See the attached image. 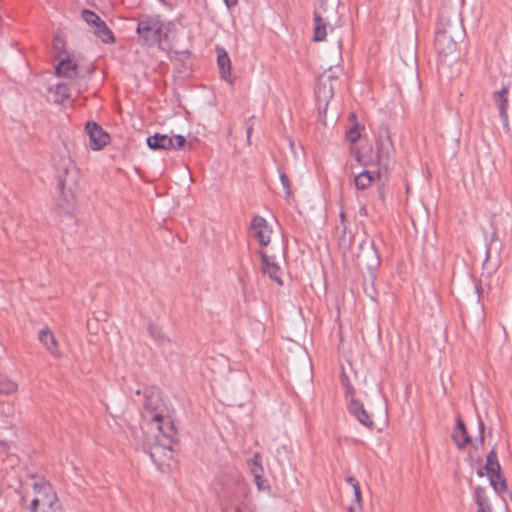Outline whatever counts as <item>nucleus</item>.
Returning a JSON list of instances; mask_svg holds the SVG:
<instances>
[{
    "mask_svg": "<svg viewBox=\"0 0 512 512\" xmlns=\"http://www.w3.org/2000/svg\"><path fill=\"white\" fill-rule=\"evenodd\" d=\"M463 33L462 22L456 15L451 17L445 12L439 15L434 46L442 61H446L448 58L451 60L457 59V43L462 39Z\"/></svg>",
    "mask_w": 512,
    "mask_h": 512,
    "instance_id": "1",
    "label": "nucleus"
},
{
    "mask_svg": "<svg viewBox=\"0 0 512 512\" xmlns=\"http://www.w3.org/2000/svg\"><path fill=\"white\" fill-rule=\"evenodd\" d=\"M25 485L31 487L33 493L31 512H61V504L56 492L43 478L31 475Z\"/></svg>",
    "mask_w": 512,
    "mask_h": 512,
    "instance_id": "2",
    "label": "nucleus"
},
{
    "mask_svg": "<svg viewBox=\"0 0 512 512\" xmlns=\"http://www.w3.org/2000/svg\"><path fill=\"white\" fill-rule=\"evenodd\" d=\"M163 21L159 15H142L137 23L139 40L147 45H160L167 34L163 31Z\"/></svg>",
    "mask_w": 512,
    "mask_h": 512,
    "instance_id": "3",
    "label": "nucleus"
},
{
    "mask_svg": "<svg viewBox=\"0 0 512 512\" xmlns=\"http://www.w3.org/2000/svg\"><path fill=\"white\" fill-rule=\"evenodd\" d=\"M342 73L340 67H329L318 79L316 98L319 110L326 112L328 104L334 95V90L339 83V75Z\"/></svg>",
    "mask_w": 512,
    "mask_h": 512,
    "instance_id": "4",
    "label": "nucleus"
},
{
    "mask_svg": "<svg viewBox=\"0 0 512 512\" xmlns=\"http://www.w3.org/2000/svg\"><path fill=\"white\" fill-rule=\"evenodd\" d=\"M54 165L57 173L58 187L77 186L79 172L74 161L65 155H58L54 158Z\"/></svg>",
    "mask_w": 512,
    "mask_h": 512,
    "instance_id": "5",
    "label": "nucleus"
},
{
    "mask_svg": "<svg viewBox=\"0 0 512 512\" xmlns=\"http://www.w3.org/2000/svg\"><path fill=\"white\" fill-rule=\"evenodd\" d=\"M144 395V407L146 411L151 414L153 421L163 420V417L168 413V410L161 397L160 390L152 387L145 390Z\"/></svg>",
    "mask_w": 512,
    "mask_h": 512,
    "instance_id": "6",
    "label": "nucleus"
},
{
    "mask_svg": "<svg viewBox=\"0 0 512 512\" xmlns=\"http://www.w3.org/2000/svg\"><path fill=\"white\" fill-rule=\"evenodd\" d=\"M376 149L377 164L380 167L387 169L393 160L395 152L390 134L387 129H384L379 134L376 141Z\"/></svg>",
    "mask_w": 512,
    "mask_h": 512,
    "instance_id": "7",
    "label": "nucleus"
},
{
    "mask_svg": "<svg viewBox=\"0 0 512 512\" xmlns=\"http://www.w3.org/2000/svg\"><path fill=\"white\" fill-rule=\"evenodd\" d=\"M186 143L185 137L174 135L172 137L156 133L147 138V145L153 150H180Z\"/></svg>",
    "mask_w": 512,
    "mask_h": 512,
    "instance_id": "8",
    "label": "nucleus"
},
{
    "mask_svg": "<svg viewBox=\"0 0 512 512\" xmlns=\"http://www.w3.org/2000/svg\"><path fill=\"white\" fill-rule=\"evenodd\" d=\"M251 234L258 241L259 245L266 247L271 241L272 229L267 221L261 216H255L251 222Z\"/></svg>",
    "mask_w": 512,
    "mask_h": 512,
    "instance_id": "9",
    "label": "nucleus"
},
{
    "mask_svg": "<svg viewBox=\"0 0 512 512\" xmlns=\"http://www.w3.org/2000/svg\"><path fill=\"white\" fill-rule=\"evenodd\" d=\"M149 455L152 461L160 468L165 460L172 458L171 441L156 439V443L149 450Z\"/></svg>",
    "mask_w": 512,
    "mask_h": 512,
    "instance_id": "10",
    "label": "nucleus"
},
{
    "mask_svg": "<svg viewBox=\"0 0 512 512\" xmlns=\"http://www.w3.org/2000/svg\"><path fill=\"white\" fill-rule=\"evenodd\" d=\"M85 130L89 136L90 147L93 150H100L107 145L109 135L95 122H88Z\"/></svg>",
    "mask_w": 512,
    "mask_h": 512,
    "instance_id": "11",
    "label": "nucleus"
},
{
    "mask_svg": "<svg viewBox=\"0 0 512 512\" xmlns=\"http://www.w3.org/2000/svg\"><path fill=\"white\" fill-rule=\"evenodd\" d=\"M76 186L58 187L60 195L57 199V206L61 212L66 215H71L76 207V198L74 195V188Z\"/></svg>",
    "mask_w": 512,
    "mask_h": 512,
    "instance_id": "12",
    "label": "nucleus"
},
{
    "mask_svg": "<svg viewBox=\"0 0 512 512\" xmlns=\"http://www.w3.org/2000/svg\"><path fill=\"white\" fill-rule=\"evenodd\" d=\"M259 256L262 263V273L267 275L276 284L282 285L281 268L275 262L274 257L268 256L263 251H259Z\"/></svg>",
    "mask_w": 512,
    "mask_h": 512,
    "instance_id": "13",
    "label": "nucleus"
},
{
    "mask_svg": "<svg viewBox=\"0 0 512 512\" xmlns=\"http://www.w3.org/2000/svg\"><path fill=\"white\" fill-rule=\"evenodd\" d=\"M347 407L350 414L353 415L361 425L367 428H372L373 420L365 410L362 402L359 400H353L348 403Z\"/></svg>",
    "mask_w": 512,
    "mask_h": 512,
    "instance_id": "14",
    "label": "nucleus"
},
{
    "mask_svg": "<svg viewBox=\"0 0 512 512\" xmlns=\"http://www.w3.org/2000/svg\"><path fill=\"white\" fill-rule=\"evenodd\" d=\"M508 93L509 88L507 86H504L500 91L493 93V100L499 110V114L504 127L508 126Z\"/></svg>",
    "mask_w": 512,
    "mask_h": 512,
    "instance_id": "15",
    "label": "nucleus"
},
{
    "mask_svg": "<svg viewBox=\"0 0 512 512\" xmlns=\"http://www.w3.org/2000/svg\"><path fill=\"white\" fill-rule=\"evenodd\" d=\"M154 422L156 423L157 429L160 433V435L157 436L156 439L170 440L171 444H173L174 438L176 436V428L170 417L167 414H165L163 420Z\"/></svg>",
    "mask_w": 512,
    "mask_h": 512,
    "instance_id": "16",
    "label": "nucleus"
},
{
    "mask_svg": "<svg viewBox=\"0 0 512 512\" xmlns=\"http://www.w3.org/2000/svg\"><path fill=\"white\" fill-rule=\"evenodd\" d=\"M330 27L328 17L323 16L320 11L314 12L313 40L323 41L327 35V28Z\"/></svg>",
    "mask_w": 512,
    "mask_h": 512,
    "instance_id": "17",
    "label": "nucleus"
},
{
    "mask_svg": "<svg viewBox=\"0 0 512 512\" xmlns=\"http://www.w3.org/2000/svg\"><path fill=\"white\" fill-rule=\"evenodd\" d=\"M39 341L44 345V347L49 351L53 356L60 357L61 354L58 350V342L54 336V334L49 329H42L39 332Z\"/></svg>",
    "mask_w": 512,
    "mask_h": 512,
    "instance_id": "18",
    "label": "nucleus"
},
{
    "mask_svg": "<svg viewBox=\"0 0 512 512\" xmlns=\"http://www.w3.org/2000/svg\"><path fill=\"white\" fill-rule=\"evenodd\" d=\"M452 439L459 449H463L471 441L465 424L460 417L457 418L456 427L452 433Z\"/></svg>",
    "mask_w": 512,
    "mask_h": 512,
    "instance_id": "19",
    "label": "nucleus"
},
{
    "mask_svg": "<svg viewBox=\"0 0 512 512\" xmlns=\"http://www.w3.org/2000/svg\"><path fill=\"white\" fill-rule=\"evenodd\" d=\"M217 62L220 70L221 78L232 83L231 76V61L224 49H218Z\"/></svg>",
    "mask_w": 512,
    "mask_h": 512,
    "instance_id": "20",
    "label": "nucleus"
},
{
    "mask_svg": "<svg viewBox=\"0 0 512 512\" xmlns=\"http://www.w3.org/2000/svg\"><path fill=\"white\" fill-rule=\"evenodd\" d=\"M78 65L70 59L61 60L56 66V73L60 76L74 78L77 75Z\"/></svg>",
    "mask_w": 512,
    "mask_h": 512,
    "instance_id": "21",
    "label": "nucleus"
},
{
    "mask_svg": "<svg viewBox=\"0 0 512 512\" xmlns=\"http://www.w3.org/2000/svg\"><path fill=\"white\" fill-rule=\"evenodd\" d=\"M50 93L55 103H63L70 97L69 88L67 84L64 83H59L53 88H50Z\"/></svg>",
    "mask_w": 512,
    "mask_h": 512,
    "instance_id": "22",
    "label": "nucleus"
},
{
    "mask_svg": "<svg viewBox=\"0 0 512 512\" xmlns=\"http://www.w3.org/2000/svg\"><path fill=\"white\" fill-rule=\"evenodd\" d=\"M484 468L486 470L487 475L496 473L497 479H500L501 467L497 460L496 452L494 450H491L487 455V461Z\"/></svg>",
    "mask_w": 512,
    "mask_h": 512,
    "instance_id": "23",
    "label": "nucleus"
},
{
    "mask_svg": "<svg viewBox=\"0 0 512 512\" xmlns=\"http://www.w3.org/2000/svg\"><path fill=\"white\" fill-rule=\"evenodd\" d=\"M354 181L358 190H365L375 181V177L370 171L365 170L356 175Z\"/></svg>",
    "mask_w": 512,
    "mask_h": 512,
    "instance_id": "24",
    "label": "nucleus"
},
{
    "mask_svg": "<svg viewBox=\"0 0 512 512\" xmlns=\"http://www.w3.org/2000/svg\"><path fill=\"white\" fill-rule=\"evenodd\" d=\"M94 33L104 43H111L115 40L112 31L107 27L103 20L94 28Z\"/></svg>",
    "mask_w": 512,
    "mask_h": 512,
    "instance_id": "25",
    "label": "nucleus"
},
{
    "mask_svg": "<svg viewBox=\"0 0 512 512\" xmlns=\"http://www.w3.org/2000/svg\"><path fill=\"white\" fill-rule=\"evenodd\" d=\"M148 332L151 337L160 345L170 342V339L163 333L162 329L153 324L148 326Z\"/></svg>",
    "mask_w": 512,
    "mask_h": 512,
    "instance_id": "26",
    "label": "nucleus"
},
{
    "mask_svg": "<svg viewBox=\"0 0 512 512\" xmlns=\"http://www.w3.org/2000/svg\"><path fill=\"white\" fill-rule=\"evenodd\" d=\"M17 390V385L0 373V394L9 395Z\"/></svg>",
    "mask_w": 512,
    "mask_h": 512,
    "instance_id": "27",
    "label": "nucleus"
},
{
    "mask_svg": "<svg viewBox=\"0 0 512 512\" xmlns=\"http://www.w3.org/2000/svg\"><path fill=\"white\" fill-rule=\"evenodd\" d=\"M490 480L491 486L494 488L496 492H502L506 489V482L500 473V479H497L496 473H492L487 475Z\"/></svg>",
    "mask_w": 512,
    "mask_h": 512,
    "instance_id": "28",
    "label": "nucleus"
},
{
    "mask_svg": "<svg viewBox=\"0 0 512 512\" xmlns=\"http://www.w3.org/2000/svg\"><path fill=\"white\" fill-rule=\"evenodd\" d=\"M353 493H354V499H353V502L350 504L348 511L349 512H360L362 510L360 487H355V489L353 490Z\"/></svg>",
    "mask_w": 512,
    "mask_h": 512,
    "instance_id": "29",
    "label": "nucleus"
},
{
    "mask_svg": "<svg viewBox=\"0 0 512 512\" xmlns=\"http://www.w3.org/2000/svg\"><path fill=\"white\" fill-rule=\"evenodd\" d=\"M82 17L85 22L89 25H92L94 28L102 21V19L91 10H83Z\"/></svg>",
    "mask_w": 512,
    "mask_h": 512,
    "instance_id": "30",
    "label": "nucleus"
},
{
    "mask_svg": "<svg viewBox=\"0 0 512 512\" xmlns=\"http://www.w3.org/2000/svg\"><path fill=\"white\" fill-rule=\"evenodd\" d=\"M474 498L477 506H483L489 502L485 489L480 486L475 488Z\"/></svg>",
    "mask_w": 512,
    "mask_h": 512,
    "instance_id": "31",
    "label": "nucleus"
},
{
    "mask_svg": "<svg viewBox=\"0 0 512 512\" xmlns=\"http://www.w3.org/2000/svg\"><path fill=\"white\" fill-rule=\"evenodd\" d=\"M360 128L357 123H354L351 128L346 132V138L351 143H356L360 138Z\"/></svg>",
    "mask_w": 512,
    "mask_h": 512,
    "instance_id": "32",
    "label": "nucleus"
},
{
    "mask_svg": "<svg viewBox=\"0 0 512 512\" xmlns=\"http://www.w3.org/2000/svg\"><path fill=\"white\" fill-rule=\"evenodd\" d=\"M249 467L252 475L256 477L257 475H262L263 468L259 462V456L255 455L253 459L249 460Z\"/></svg>",
    "mask_w": 512,
    "mask_h": 512,
    "instance_id": "33",
    "label": "nucleus"
},
{
    "mask_svg": "<svg viewBox=\"0 0 512 512\" xmlns=\"http://www.w3.org/2000/svg\"><path fill=\"white\" fill-rule=\"evenodd\" d=\"M280 181H281V184H282L284 192H285V197L287 199H289L292 196V191H291L290 180H289L288 176L286 174L282 173L280 175Z\"/></svg>",
    "mask_w": 512,
    "mask_h": 512,
    "instance_id": "34",
    "label": "nucleus"
},
{
    "mask_svg": "<svg viewBox=\"0 0 512 512\" xmlns=\"http://www.w3.org/2000/svg\"><path fill=\"white\" fill-rule=\"evenodd\" d=\"M344 388H345V396H346L347 404L349 402H352L353 400H357L355 398V389L352 386V384H347V386Z\"/></svg>",
    "mask_w": 512,
    "mask_h": 512,
    "instance_id": "35",
    "label": "nucleus"
},
{
    "mask_svg": "<svg viewBox=\"0 0 512 512\" xmlns=\"http://www.w3.org/2000/svg\"><path fill=\"white\" fill-rule=\"evenodd\" d=\"M344 388H345V396H346L347 404L349 402H352L353 400H357L355 398V389L352 386V384H347V386Z\"/></svg>",
    "mask_w": 512,
    "mask_h": 512,
    "instance_id": "36",
    "label": "nucleus"
},
{
    "mask_svg": "<svg viewBox=\"0 0 512 512\" xmlns=\"http://www.w3.org/2000/svg\"><path fill=\"white\" fill-rule=\"evenodd\" d=\"M230 505L234 508L235 512H253L244 503L238 501L232 500Z\"/></svg>",
    "mask_w": 512,
    "mask_h": 512,
    "instance_id": "37",
    "label": "nucleus"
},
{
    "mask_svg": "<svg viewBox=\"0 0 512 512\" xmlns=\"http://www.w3.org/2000/svg\"><path fill=\"white\" fill-rule=\"evenodd\" d=\"M254 480L259 490H265L268 487L267 480L262 475H257Z\"/></svg>",
    "mask_w": 512,
    "mask_h": 512,
    "instance_id": "38",
    "label": "nucleus"
},
{
    "mask_svg": "<svg viewBox=\"0 0 512 512\" xmlns=\"http://www.w3.org/2000/svg\"><path fill=\"white\" fill-rule=\"evenodd\" d=\"M64 46V41L60 37H55L53 41V49L56 51H60Z\"/></svg>",
    "mask_w": 512,
    "mask_h": 512,
    "instance_id": "39",
    "label": "nucleus"
},
{
    "mask_svg": "<svg viewBox=\"0 0 512 512\" xmlns=\"http://www.w3.org/2000/svg\"><path fill=\"white\" fill-rule=\"evenodd\" d=\"M346 481L351 485L353 490L355 489V487H360L359 482L353 476H347Z\"/></svg>",
    "mask_w": 512,
    "mask_h": 512,
    "instance_id": "40",
    "label": "nucleus"
},
{
    "mask_svg": "<svg viewBox=\"0 0 512 512\" xmlns=\"http://www.w3.org/2000/svg\"><path fill=\"white\" fill-rule=\"evenodd\" d=\"M478 512H492V508L489 502L484 504L483 506H478Z\"/></svg>",
    "mask_w": 512,
    "mask_h": 512,
    "instance_id": "41",
    "label": "nucleus"
},
{
    "mask_svg": "<svg viewBox=\"0 0 512 512\" xmlns=\"http://www.w3.org/2000/svg\"><path fill=\"white\" fill-rule=\"evenodd\" d=\"M341 384L343 385V387H346L347 384H351V382L345 372H342V374H341Z\"/></svg>",
    "mask_w": 512,
    "mask_h": 512,
    "instance_id": "42",
    "label": "nucleus"
},
{
    "mask_svg": "<svg viewBox=\"0 0 512 512\" xmlns=\"http://www.w3.org/2000/svg\"><path fill=\"white\" fill-rule=\"evenodd\" d=\"M379 197L382 201L385 199V187L384 185L379 186L378 188Z\"/></svg>",
    "mask_w": 512,
    "mask_h": 512,
    "instance_id": "43",
    "label": "nucleus"
},
{
    "mask_svg": "<svg viewBox=\"0 0 512 512\" xmlns=\"http://www.w3.org/2000/svg\"><path fill=\"white\" fill-rule=\"evenodd\" d=\"M237 490H238V493L242 494V495H246V492H247V489L245 487L244 484H238L237 485Z\"/></svg>",
    "mask_w": 512,
    "mask_h": 512,
    "instance_id": "44",
    "label": "nucleus"
},
{
    "mask_svg": "<svg viewBox=\"0 0 512 512\" xmlns=\"http://www.w3.org/2000/svg\"><path fill=\"white\" fill-rule=\"evenodd\" d=\"M252 131H253V126H252V125H248V126H247V129H246V134H247V139H248V141L250 140V137H251Z\"/></svg>",
    "mask_w": 512,
    "mask_h": 512,
    "instance_id": "45",
    "label": "nucleus"
},
{
    "mask_svg": "<svg viewBox=\"0 0 512 512\" xmlns=\"http://www.w3.org/2000/svg\"><path fill=\"white\" fill-rule=\"evenodd\" d=\"M227 7H231L237 3V0H224Z\"/></svg>",
    "mask_w": 512,
    "mask_h": 512,
    "instance_id": "46",
    "label": "nucleus"
},
{
    "mask_svg": "<svg viewBox=\"0 0 512 512\" xmlns=\"http://www.w3.org/2000/svg\"><path fill=\"white\" fill-rule=\"evenodd\" d=\"M337 48H338V50L341 49V41L340 40H337Z\"/></svg>",
    "mask_w": 512,
    "mask_h": 512,
    "instance_id": "47",
    "label": "nucleus"
},
{
    "mask_svg": "<svg viewBox=\"0 0 512 512\" xmlns=\"http://www.w3.org/2000/svg\"><path fill=\"white\" fill-rule=\"evenodd\" d=\"M350 118L354 121L356 119V115L354 113H351Z\"/></svg>",
    "mask_w": 512,
    "mask_h": 512,
    "instance_id": "48",
    "label": "nucleus"
},
{
    "mask_svg": "<svg viewBox=\"0 0 512 512\" xmlns=\"http://www.w3.org/2000/svg\"><path fill=\"white\" fill-rule=\"evenodd\" d=\"M340 217H341V220L343 221V220H344V218H345L344 213H341V214H340Z\"/></svg>",
    "mask_w": 512,
    "mask_h": 512,
    "instance_id": "49",
    "label": "nucleus"
},
{
    "mask_svg": "<svg viewBox=\"0 0 512 512\" xmlns=\"http://www.w3.org/2000/svg\"><path fill=\"white\" fill-rule=\"evenodd\" d=\"M479 476H483V472L481 470L478 471Z\"/></svg>",
    "mask_w": 512,
    "mask_h": 512,
    "instance_id": "50",
    "label": "nucleus"
},
{
    "mask_svg": "<svg viewBox=\"0 0 512 512\" xmlns=\"http://www.w3.org/2000/svg\"><path fill=\"white\" fill-rule=\"evenodd\" d=\"M27 496H28V494H27V495L22 496V501H25Z\"/></svg>",
    "mask_w": 512,
    "mask_h": 512,
    "instance_id": "51",
    "label": "nucleus"
}]
</instances>
